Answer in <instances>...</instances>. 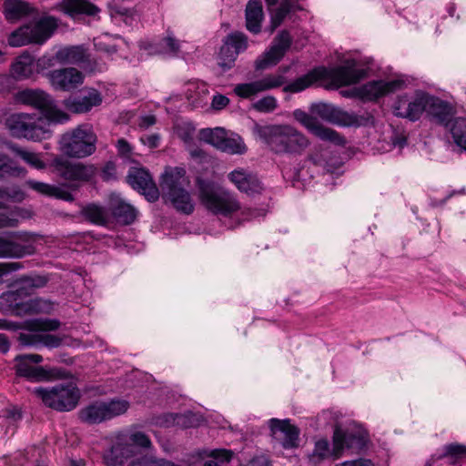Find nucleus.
<instances>
[{
  "instance_id": "23",
  "label": "nucleus",
  "mask_w": 466,
  "mask_h": 466,
  "mask_svg": "<svg viewBox=\"0 0 466 466\" xmlns=\"http://www.w3.org/2000/svg\"><path fill=\"white\" fill-rule=\"evenodd\" d=\"M108 210L114 219L121 225L133 224L138 216V210L116 193L109 195Z\"/></svg>"
},
{
  "instance_id": "53",
  "label": "nucleus",
  "mask_w": 466,
  "mask_h": 466,
  "mask_svg": "<svg viewBox=\"0 0 466 466\" xmlns=\"http://www.w3.org/2000/svg\"><path fill=\"white\" fill-rule=\"evenodd\" d=\"M232 454L229 450H213L210 453V459L205 462L204 466H221L231 460Z\"/></svg>"
},
{
  "instance_id": "52",
  "label": "nucleus",
  "mask_w": 466,
  "mask_h": 466,
  "mask_svg": "<svg viewBox=\"0 0 466 466\" xmlns=\"http://www.w3.org/2000/svg\"><path fill=\"white\" fill-rule=\"evenodd\" d=\"M234 93L241 98L248 99L258 93H261V88L259 87L258 80H256L249 83L236 85L234 87Z\"/></svg>"
},
{
  "instance_id": "56",
  "label": "nucleus",
  "mask_w": 466,
  "mask_h": 466,
  "mask_svg": "<svg viewBox=\"0 0 466 466\" xmlns=\"http://www.w3.org/2000/svg\"><path fill=\"white\" fill-rule=\"evenodd\" d=\"M277 106V99L272 96H264L252 105V108L260 113L273 112Z\"/></svg>"
},
{
  "instance_id": "4",
  "label": "nucleus",
  "mask_w": 466,
  "mask_h": 466,
  "mask_svg": "<svg viewBox=\"0 0 466 466\" xmlns=\"http://www.w3.org/2000/svg\"><path fill=\"white\" fill-rule=\"evenodd\" d=\"M59 20L53 15H43L13 31L7 42L10 46L44 45L58 28Z\"/></svg>"
},
{
  "instance_id": "62",
  "label": "nucleus",
  "mask_w": 466,
  "mask_h": 466,
  "mask_svg": "<svg viewBox=\"0 0 466 466\" xmlns=\"http://www.w3.org/2000/svg\"><path fill=\"white\" fill-rule=\"evenodd\" d=\"M229 103V99L224 95H216L212 98L211 106L215 110H221Z\"/></svg>"
},
{
  "instance_id": "60",
  "label": "nucleus",
  "mask_w": 466,
  "mask_h": 466,
  "mask_svg": "<svg viewBox=\"0 0 466 466\" xmlns=\"http://www.w3.org/2000/svg\"><path fill=\"white\" fill-rule=\"evenodd\" d=\"M266 214V210L263 208L260 209H252V208H244L240 211V217L242 221L250 220L258 217H263Z\"/></svg>"
},
{
  "instance_id": "30",
  "label": "nucleus",
  "mask_w": 466,
  "mask_h": 466,
  "mask_svg": "<svg viewBox=\"0 0 466 466\" xmlns=\"http://www.w3.org/2000/svg\"><path fill=\"white\" fill-rule=\"evenodd\" d=\"M228 178L239 191L248 195L260 193L263 189L257 176L242 168L231 171L228 174Z\"/></svg>"
},
{
  "instance_id": "34",
  "label": "nucleus",
  "mask_w": 466,
  "mask_h": 466,
  "mask_svg": "<svg viewBox=\"0 0 466 466\" xmlns=\"http://www.w3.org/2000/svg\"><path fill=\"white\" fill-rule=\"evenodd\" d=\"M321 72H324L320 67H315L306 75L298 77L289 84L283 86V91L286 93H299L309 87L315 82L322 80Z\"/></svg>"
},
{
  "instance_id": "6",
  "label": "nucleus",
  "mask_w": 466,
  "mask_h": 466,
  "mask_svg": "<svg viewBox=\"0 0 466 466\" xmlns=\"http://www.w3.org/2000/svg\"><path fill=\"white\" fill-rule=\"evenodd\" d=\"M14 99L16 103L38 110L49 121L64 123L69 119L65 112L58 109L51 95L39 88H25L17 91Z\"/></svg>"
},
{
  "instance_id": "29",
  "label": "nucleus",
  "mask_w": 466,
  "mask_h": 466,
  "mask_svg": "<svg viewBox=\"0 0 466 466\" xmlns=\"http://www.w3.org/2000/svg\"><path fill=\"white\" fill-rule=\"evenodd\" d=\"M2 12L5 19L11 24H15L29 16H35L37 13L34 6L23 0H5Z\"/></svg>"
},
{
  "instance_id": "47",
  "label": "nucleus",
  "mask_w": 466,
  "mask_h": 466,
  "mask_svg": "<svg viewBox=\"0 0 466 466\" xmlns=\"http://www.w3.org/2000/svg\"><path fill=\"white\" fill-rule=\"evenodd\" d=\"M439 458H447L451 463H456L460 460L466 458V445L459 443L447 444L442 448V453Z\"/></svg>"
},
{
  "instance_id": "22",
  "label": "nucleus",
  "mask_w": 466,
  "mask_h": 466,
  "mask_svg": "<svg viewBox=\"0 0 466 466\" xmlns=\"http://www.w3.org/2000/svg\"><path fill=\"white\" fill-rule=\"evenodd\" d=\"M47 78L56 90L70 91L83 83L84 75L75 67H66L48 72Z\"/></svg>"
},
{
  "instance_id": "9",
  "label": "nucleus",
  "mask_w": 466,
  "mask_h": 466,
  "mask_svg": "<svg viewBox=\"0 0 466 466\" xmlns=\"http://www.w3.org/2000/svg\"><path fill=\"white\" fill-rule=\"evenodd\" d=\"M130 407L124 399H111L107 401L96 400L78 411L79 420L86 424H99L125 414Z\"/></svg>"
},
{
  "instance_id": "25",
  "label": "nucleus",
  "mask_w": 466,
  "mask_h": 466,
  "mask_svg": "<svg viewBox=\"0 0 466 466\" xmlns=\"http://www.w3.org/2000/svg\"><path fill=\"white\" fill-rule=\"evenodd\" d=\"M402 84L403 82L398 79L391 81H370L358 87L356 93L360 98L372 101L400 89Z\"/></svg>"
},
{
  "instance_id": "50",
  "label": "nucleus",
  "mask_w": 466,
  "mask_h": 466,
  "mask_svg": "<svg viewBox=\"0 0 466 466\" xmlns=\"http://www.w3.org/2000/svg\"><path fill=\"white\" fill-rule=\"evenodd\" d=\"M258 82L261 92H264L285 86L287 77L283 76L281 74H268L261 79H258Z\"/></svg>"
},
{
  "instance_id": "13",
  "label": "nucleus",
  "mask_w": 466,
  "mask_h": 466,
  "mask_svg": "<svg viewBox=\"0 0 466 466\" xmlns=\"http://www.w3.org/2000/svg\"><path fill=\"white\" fill-rule=\"evenodd\" d=\"M14 360L15 374L32 382L47 381L56 374L54 369L36 365L43 361L40 354L17 355Z\"/></svg>"
},
{
  "instance_id": "38",
  "label": "nucleus",
  "mask_w": 466,
  "mask_h": 466,
  "mask_svg": "<svg viewBox=\"0 0 466 466\" xmlns=\"http://www.w3.org/2000/svg\"><path fill=\"white\" fill-rule=\"evenodd\" d=\"M18 310L25 314H48L53 310V304L50 300L41 298L31 299L23 303H13Z\"/></svg>"
},
{
  "instance_id": "21",
  "label": "nucleus",
  "mask_w": 466,
  "mask_h": 466,
  "mask_svg": "<svg viewBox=\"0 0 466 466\" xmlns=\"http://www.w3.org/2000/svg\"><path fill=\"white\" fill-rule=\"evenodd\" d=\"M269 428L273 440L285 449L298 446L299 430L289 420H269Z\"/></svg>"
},
{
  "instance_id": "37",
  "label": "nucleus",
  "mask_w": 466,
  "mask_h": 466,
  "mask_svg": "<svg viewBox=\"0 0 466 466\" xmlns=\"http://www.w3.org/2000/svg\"><path fill=\"white\" fill-rule=\"evenodd\" d=\"M180 52V41L167 30L165 37L151 46V53L177 56Z\"/></svg>"
},
{
  "instance_id": "15",
  "label": "nucleus",
  "mask_w": 466,
  "mask_h": 466,
  "mask_svg": "<svg viewBox=\"0 0 466 466\" xmlns=\"http://www.w3.org/2000/svg\"><path fill=\"white\" fill-rule=\"evenodd\" d=\"M292 38L286 30L279 33L269 47L255 61L256 70H265L276 66L291 46Z\"/></svg>"
},
{
  "instance_id": "42",
  "label": "nucleus",
  "mask_w": 466,
  "mask_h": 466,
  "mask_svg": "<svg viewBox=\"0 0 466 466\" xmlns=\"http://www.w3.org/2000/svg\"><path fill=\"white\" fill-rule=\"evenodd\" d=\"M450 132L455 144L466 151V118H454L450 125Z\"/></svg>"
},
{
  "instance_id": "31",
  "label": "nucleus",
  "mask_w": 466,
  "mask_h": 466,
  "mask_svg": "<svg viewBox=\"0 0 466 466\" xmlns=\"http://www.w3.org/2000/svg\"><path fill=\"white\" fill-rule=\"evenodd\" d=\"M26 185L33 190L47 197H53L67 202H72L75 199L73 194L64 187L50 185L32 179L27 180Z\"/></svg>"
},
{
  "instance_id": "61",
  "label": "nucleus",
  "mask_w": 466,
  "mask_h": 466,
  "mask_svg": "<svg viewBox=\"0 0 466 466\" xmlns=\"http://www.w3.org/2000/svg\"><path fill=\"white\" fill-rule=\"evenodd\" d=\"M116 147L117 148V153L120 157L128 158L132 153V147L130 144L124 138H120L116 141Z\"/></svg>"
},
{
  "instance_id": "28",
  "label": "nucleus",
  "mask_w": 466,
  "mask_h": 466,
  "mask_svg": "<svg viewBox=\"0 0 466 466\" xmlns=\"http://www.w3.org/2000/svg\"><path fill=\"white\" fill-rule=\"evenodd\" d=\"M424 111L432 121L445 127H449L453 120V109L451 106L434 96L427 95V106Z\"/></svg>"
},
{
  "instance_id": "19",
  "label": "nucleus",
  "mask_w": 466,
  "mask_h": 466,
  "mask_svg": "<svg viewBox=\"0 0 466 466\" xmlns=\"http://www.w3.org/2000/svg\"><path fill=\"white\" fill-rule=\"evenodd\" d=\"M366 443L365 436L360 431H343L336 427L333 433V449L331 454L339 458L345 450L360 451Z\"/></svg>"
},
{
  "instance_id": "26",
  "label": "nucleus",
  "mask_w": 466,
  "mask_h": 466,
  "mask_svg": "<svg viewBox=\"0 0 466 466\" xmlns=\"http://www.w3.org/2000/svg\"><path fill=\"white\" fill-rule=\"evenodd\" d=\"M56 9L72 19L82 16H96L100 9L88 0H61Z\"/></svg>"
},
{
  "instance_id": "1",
  "label": "nucleus",
  "mask_w": 466,
  "mask_h": 466,
  "mask_svg": "<svg viewBox=\"0 0 466 466\" xmlns=\"http://www.w3.org/2000/svg\"><path fill=\"white\" fill-rule=\"evenodd\" d=\"M254 131L276 154L301 155L310 144L305 135L289 125H257Z\"/></svg>"
},
{
  "instance_id": "41",
  "label": "nucleus",
  "mask_w": 466,
  "mask_h": 466,
  "mask_svg": "<svg viewBox=\"0 0 466 466\" xmlns=\"http://www.w3.org/2000/svg\"><path fill=\"white\" fill-rule=\"evenodd\" d=\"M218 150L231 155H242L247 151V147L239 136L228 137L226 133Z\"/></svg>"
},
{
  "instance_id": "33",
  "label": "nucleus",
  "mask_w": 466,
  "mask_h": 466,
  "mask_svg": "<svg viewBox=\"0 0 466 466\" xmlns=\"http://www.w3.org/2000/svg\"><path fill=\"white\" fill-rule=\"evenodd\" d=\"M246 27L252 34L261 31V23L264 18L262 3L260 0H249L245 10Z\"/></svg>"
},
{
  "instance_id": "49",
  "label": "nucleus",
  "mask_w": 466,
  "mask_h": 466,
  "mask_svg": "<svg viewBox=\"0 0 466 466\" xmlns=\"http://www.w3.org/2000/svg\"><path fill=\"white\" fill-rule=\"evenodd\" d=\"M10 148L16 156L20 157L25 162L33 167L36 169L45 168V163L40 159L36 153L22 149L15 145L11 146Z\"/></svg>"
},
{
  "instance_id": "17",
  "label": "nucleus",
  "mask_w": 466,
  "mask_h": 466,
  "mask_svg": "<svg viewBox=\"0 0 466 466\" xmlns=\"http://www.w3.org/2000/svg\"><path fill=\"white\" fill-rule=\"evenodd\" d=\"M47 282L48 279L46 276H22L15 282V285L17 286L16 289L4 292L0 296V300L13 306V303H16L23 297L31 295L35 289L45 287Z\"/></svg>"
},
{
  "instance_id": "54",
  "label": "nucleus",
  "mask_w": 466,
  "mask_h": 466,
  "mask_svg": "<svg viewBox=\"0 0 466 466\" xmlns=\"http://www.w3.org/2000/svg\"><path fill=\"white\" fill-rule=\"evenodd\" d=\"M175 132L181 140L186 144H189L193 140L195 127L189 122H181L175 126Z\"/></svg>"
},
{
  "instance_id": "10",
  "label": "nucleus",
  "mask_w": 466,
  "mask_h": 466,
  "mask_svg": "<svg viewBox=\"0 0 466 466\" xmlns=\"http://www.w3.org/2000/svg\"><path fill=\"white\" fill-rule=\"evenodd\" d=\"M313 112L321 119L342 127H366L374 125V117L370 112L356 114L348 112L330 104L319 103Z\"/></svg>"
},
{
  "instance_id": "59",
  "label": "nucleus",
  "mask_w": 466,
  "mask_h": 466,
  "mask_svg": "<svg viewBox=\"0 0 466 466\" xmlns=\"http://www.w3.org/2000/svg\"><path fill=\"white\" fill-rule=\"evenodd\" d=\"M21 412L16 408H10L4 411L2 421L8 425H14L21 420Z\"/></svg>"
},
{
  "instance_id": "63",
  "label": "nucleus",
  "mask_w": 466,
  "mask_h": 466,
  "mask_svg": "<svg viewBox=\"0 0 466 466\" xmlns=\"http://www.w3.org/2000/svg\"><path fill=\"white\" fill-rule=\"evenodd\" d=\"M155 457L141 456L132 460L127 466H154Z\"/></svg>"
},
{
  "instance_id": "20",
  "label": "nucleus",
  "mask_w": 466,
  "mask_h": 466,
  "mask_svg": "<svg viewBox=\"0 0 466 466\" xmlns=\"http://www.w3.org/2000/svg\"><path fill=\"white\" fill-rule=\"evenodd\" d=\"M127 182L134 189L144 195L149 202H155L159 198V189L147 170L131 168L127 175Z\"/></svg>"
},
{
  "instance_id": "7",
  "label": "nucleus",
  "mask_w": 466,
  "mask_h": 466,
  "mask_svg": "<svg viewBox=\"0 0 466 466\" xmlns=\"http://www.w3.org/2000/svg\"><path fill=\"white\" fill-rule=\"evenodd\" d=\"M59 325V321L56 319H33L25 321L22 328L33 333H20L18 341L23 347L38 348L45 346L49 349L57 348L61 345L62 339L56 335L45 333V331L56 330Z\"/></svg>"
},
{
  "instance_id": "44",
  "label": "nucleus",
  "mask_w": 466,
  "mask_h": 466,
  "mask_svg": "<svg viewBox=\"0 0 466 466\" xmlns=\"http://www.w3.org/2000/svg\"><path fill=\"white\" fill-rule=\"evenodd\" d=\"M123 433L126 436L124 441L132 443L137 452H138L139 449H149L151 447L149 437L140 431L129 430Z\"/></svg>"
},
{
  "instance_id": "14",
  "label": "nucleus",
  "mask_w": 466,
  "mask_h": 466,
  "mask_svg": "<svg viewBox=\"0 0 466 466\" xmlns=\"http://www.w3.org/2000/svg\"><path fill=\"white\" fill-rule=\"evenodd\" d=\"M355 60H347L343 65L327 68L319 66L324 72H321L322 80H330L339 86H350L358 83L367 76L365 69L356 68Z\"/></svg>"
},
{
  "instance_id": "64",
  "label": "nucleus",
  "mask_w": 466,
  "mask_h": 466,
  "mask_svg": "<svg viewBox=\"0 0 466 466\" xmlns=\"http://www.w3.org/2000/svg\"><path fill=\"white\" fill-rule=\"evenodd\" d=\"M335 466H374V464L370 460L359 459L355 461H347Z\"/></svg>"
},
{
  "instance_id": "36",
  "label": "nucleus",
  "mask_w": 466,
  "mask_h": 466,
  "mask_svg": "<svg viewBox=\"0 0 466 466\" xmlns=\"http://www.w3.org/2000/svg\"><path fill=\"white\" fill-rule=\"evenodd\" d=\"M11 73L17 80L27 79L34 74V57L24 52L12 64Z\"/></svg>"
},
{
  "instance_id": "27",
  "label": "nucleus",
  "mask_w": 466,
  "mask_h": 466,
  "mask_svg": "<svg viewBox=\"0 0 466 466\" xmlns=\"http://www.w3.org/2000/svg\"><path fill=\"white\" fill-rule=\"evenodd\" d=\"M102 101L101 93L96 89H90L84 96L65 99L63 104L68 111L82 114L90 111L94 106H100Z\"/></svg>"
},
{
  "instance_id": "46",
  "label": "nucleus",
  "mask_w": 466,
  "mask_h": 466,
  "mask_svg": "<svg viewBox=\"0 0 466 466\" xmlns=\"http://www.w3.org/2000/svg\"><path fill=\"white\" fill-rule=\"evenodd\" d=\"M224 42L238 55L245 52L248 46V36L238 31L228 34L225 37Z\"/></svg>"
},
{
  "instance_id": "55",
  "label": "nucleus",
  "mask_w": 466,
  "mask_h": 466,
  "mask_svg": "<svg viewBox=\"0 0 466 466\" xmlns=\"http://www.w3.org/2000/svg\"><path fill=\"white\" fill-rule=\"evenodd\" d=\"M292 5L289 0L281 2L271 16L273 27L276 28L283 22L286 16L290 13Z\"/></svg>"
},
{
  "instance_id": "43",
  "label": "nucleus",
  "mask_w": 466,
  "mask_h": 466,
  "mask_svg": "<svg viewBox=\"0 0 466 466\" xmlns=\"http://www.w3.org/2000/svg\"><path fill=\"white\" fill-rule=\"evenodd\" d=\"M181 426L183 428L197 427L200 423V416L188 411L184 414H168L167 415V422Z\"/></svg>"
},
{
  "instance_id": "8",
  "label": "nucleus",
  "mask_w": 466,
  "mask_h": 466,
  "mask_svg": "<svg viewBox=\"0 0 466 466\" xmlns=\"http://www.w3.org/2000/svg\"><path fill=\"white\" fill-rule=\"evenodd\" d=\"M33 393L46 406L58 411L72 410L79 400V391L73 383L57 384L48 388L36 387Z\"/></svg>"
},
{
  "instance_id": "11",
  "label": "nucleus",
  "mask_w": 466,
  "mask_h": 466,
  "mask_svg": "<svg viewBox=\"0 0 466 466\" xmlns=\"http://www.w3.org/2000/svg\"><path fill=\"white\" fill-rule=\"evenodd\" d=\"M51 167L56 176L66 180L72 189H76L82 183L89 181L96 170L93 165L73 162L63 157H56Z\"/></svg>"
},
{
  "instance_id": "12",
  "label": "nucleus",
  "mask_w": 466,
  "mask_h": 466,
  "mask_svg": "<svg viewBox=\"0 0 466 466\" xmlns=\"http://www.w3.org/2000/svg\"><path fill=\"white\" fill-rule=\"evenodd\" d=\"M40 119L35 114L16 113L7 118L6 126L13 137L37 141L45 138L46 134L38 124Z\"/></svg>"
},
{
  "instance_id": "3",
  "label": "nucleus",
  "mask_w": 466,
  "mask_h": 466,
  "mask_svg": "<svg viewBox=\"0 0 466 466\" xmlns=\"http://www.w3.org/2000/svg\"><path fill=\"white\" fill-rule=\"evenodd\" d=\"M197 187L201 205L213 215L229 218L240 210V203L228 189L199 177Z\"/></svg>"
},
{
  "instance_id": "18",
  "label": "nucleus",
  "mask_w": 466,
  "mask_h": 466,
  "mask_svg": "<svg viewBox=\"0 0 466 466\" xmlns=\"http://www.w3.org/2000/svg\"><path fill=\"white\" fill-rule=\"evenodd\" d=\"M294 116L299 123L319 139L338 146L345 145L346 140L340 134L329 127H324L316 117L301 110H296Z\"/></svg>"
},
{
  "instance_id": "58",
  "label": "nucleus",
  "mask_w": 466,
  "mask_h": 466,
  "mask_svg": "<svg viewBox=\"0 0 466 466\" xmlns=\"http://www.w3.org/2000/svg\"><path fill=\"white\" fill-rule=\"evenodd\" d=\"M330 454L329 443L327 440H319L315 443L313 455L319 459L327 458Z\"/></svg>"
},
{
  "instance_id": "32",
  "label": "nucleus",
  "mask_w": 466,
  "mask_h": 466,
  "mask_svg": "<svg viewBox=\"0 0 466 466\" xmlns=\"http://www.w3.org/2000/svg\"><path fill=\"white\" fill-rule=\"evenodd\" d=\"M34 253L32 245H23L0 237V258H22Z\"/></svg>"
},
{
  "instance_id": "24",
  "label": "nucleus",
  "mask_w": 466,
  "mask_h": 466,
  "mask_svg": "<svg viewBox=\"0 0 466 466\" xmlns=\"http://www.w3.org/2000/svg\"><path fill=\"white\" fill-rule=\"evenodd\" d=\"M125 438L123 432L116 435L115 443L104 457L106 466H123L128 459L137 455L132 443L125 441Z\"/></svg>"
},
{
  "instance_id": "5",
  "label": "nucleus",
  "mask_w": 466,
  "mask_h": 466,
  "mask_svg": "<svg viewBox=\"0 0 466 466\" xmlns=\"http://www.w3.org/2000/svg\"><path fill=\"white\" fill-rule=\"evenodd\" d=\"M59 149L69 157H89L96 149V135L88 125H80L61 136Z\"/></svg>"
},
{
  "instance_id": "35",
  "label": "nucleus",
  "mask_w": 466,
  "mask_h": 466,
  "mask_svg": "<svg viewBox=\"0 0 466 466\" xmlns=\"http://www.w3.org/2000/svg\"><path fill=\"white\" fill-rule=\"evenodd\" d=\"M80 214L86 221L97 226H106L109 222L107 208L96 203H89L84 206Z\"/></svg>"
},
{
  "instance_id": "51",
  "label": "nucleus",
  "mask_w": 466,
  "mask_h": 466,
  "mask_svg": "<svg viewBox=\"0 0 466 466\" xmlns=\"http://www.w3.org/2000/svg\"><path fill=\"white\" fill-rule=\"evenodd\" d=\"M25 172L16 163L5 155H0V177L19 176Z\"/></svg>"
},
{
  "instance_id": "45",
  "label": "nucleus",
  "mask_w": 466,
  "mask_h": 466,
  "mask_svg": "<svg viewBox=\"0 0 466 466\" xmlns=\"http://www.w3.org/2000/svg\"><path fill=\"white\" fill-rule=\"evenodd\" d=\"M225 134L226 130L222 127L203 128L199 131V138L217 149H219Z\"/></svg>"
},
{
  "instance_id": "48",
  "label": "nucleus",
  "mask_w": 466,
  "mask_h": 466,
  "mask_svg": "<svg viewBox=\"0 0 466 466\" xmlns=\"http://www.w3.org/2000/svg\"><path fill=\"white\" fill-rule=\"evenodd\" d=\"M238 56V54H237L223 41V45L218 55V66L224 71L228 70L234 66Z\"/></svg>"
},
{
  "instance_id": "2",
  "label": "nucleus",
  "mask_w": 466,
  "mask_h": 466,
  "mask_svg": "<svg viewBox=\"0 0 466 466\" xmlns=\"http://www.w3.org/2000/svg\"><path fill=\"white\" fill-rule=\"evenodd\" d=\"M188 185L189 179L184 167H168L160 177L159 187L163 199L169 201L176 210L186 215L192 214L195 208L187 189Z\"/></svg>"
},
{
  "instance_id": "40",
  "label": "nucleus",
  "mask_w": 466,
  "mask_h": 466,
  "mask_svg": "<svg viewBox=\"0 0 466 466\" xmlns=\"http://www.w3.org/2000/svg\"><path fill=\"white\" fill-rule=\"evenodd\" d=\"M309 159L318 167H320L328 173H333L341 166V161L335 156H329L328 152L323 151L309 156Z\"/></svg>"
},
{
  "instance_id": "16",
  "label": "nucleus",
  "mask_w": 466,
  "mask_h": 466,
  "mask_svg": "<svg viewBox=\"0 0 466 466\" xmlns=\"http://www.w3.org/2000/svg\"><path fill=\"white\" fill-rule=\"evenodd\" d=\"M427 106V94L416 93L414 96L408 95L399 96L395 100L392 109L393 114L401 118L417 121Z\"/></svg>"
},
{
  "instance_id": "57",
  "label": "nucleus",
  "mask_w": 466,
  "mask_h": 466,
  "mask_svg": "<svg viewBox=\"0 0 466 466\" xmlns=\"http://www.w3.org/2000/svg\"><path fill=\"white\" fill-rule=\"evenodd\" d=\"M24 268V265L21 262H2L0 263V284L3 282V278L15 271H18Z\"/></svg>"
},
{
  "instance_id": "39",
  "label": "nucleus",
  "mask_w": 466,
  "mask_h": 466,
  "mask_svg": "<svg viewBox=\"0 0 466 466\" xmlns=\"http://www.w3.org/2000/svg\"><path fill=\"white\" fill-rule=\"evenodd\" d=\"M55 58L61 64L79 65L86 61V50L81 46H66L56 51Z\"/></svg>"
}]
</instances>
